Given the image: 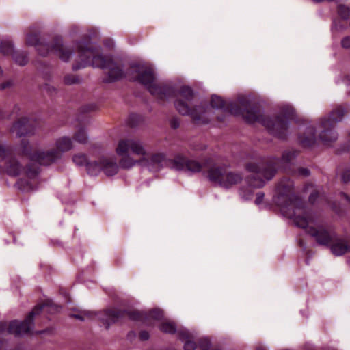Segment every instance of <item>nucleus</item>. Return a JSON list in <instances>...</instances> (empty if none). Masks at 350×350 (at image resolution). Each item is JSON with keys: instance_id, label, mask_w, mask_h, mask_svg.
Returning <instances> with one entry per match:
<instances>
[{"instance_id": "47", "label": "nucleus", "mask_w": 350, "mask_h": 350, "mask_svg": "<svg viewBox=\"0 0 350 350\" xmlns=\"http://www.w3.org/2000/svg\"><path fill=\"white\" fill-rule=\"evenodd\" d=\"M139 338L141 340H147L149 338V334L146 331H142L139 333Z\"/></svg>"}, {"instance_id": "14", "label": "nucleus", "mask_w": 350, "mask_h": 350, "mask_svg": "<svg viewBox=\"0 0 350 350\" xmlns=\"http://www.w3.org/2000/svg\"><path fill=\"white\" fill-rule=\"evenodd\" d=\"M335 125L330 122V120L321 118L318 124L319 129V137L325 145H330L336 142L338 135L334 129Z\"/></svg>"}, {"instance_id": "2", "label": "nucleus", "mask_w": 350, "mask_h": 350, "mask_svg": "<svg viewBox=\"0 0 350 350\" xmlns=\"http://www.w3.org/2000/svg\"><path fill=\"white\" fill-rule=\"evenodd\" d=\"M291 183L281 182L277 187L278 196L275 202L286 217L293 219L294 224L306 230V233L314 239L317 244L323 246L330 245L336 239L335 230L329 226L317 224V217L309 211L302 200L291 193Z\"/></svg>"}, {"instance_id": "32", "label": "nucleus", "mask_w": 350, "mask_h": 350, "mask_svg": "<svg viewBox=\"0 0 350 350\" xmlns=\"http://www.w3.org/2000/svg\"><path fill=\"white\" fill-rule=\"evenodd\" d=\"M74 139L80 144H87L88 142V137L85 130L83 128H80L73 135Z\"/></svg>"}, {"instance_id": "35", "label": "nucleus", "mask_w": 350, "mask_h": 350, "mask_svg": "<svg viewBox=\"0 0 350 350\" xmlns=\"http://www.w3.org/2000/svg\"><path fill=\"white\" fill-rule=\"evenodd\" d=\"M80 82L79 77L75 75H66L64 77V83L68 85L79 83Z\"/></svg>"}, {"instance_id": "13", "label": "nucleus", "mask_w": 350, "mask_h": 350, "mask_svg": "<svg viewBox=\"0 0 350 350\" xmlns=\"http://www.w3.org/2000/svg\"><path fill=\"white\" fill-rule=\"evenodd\" d=\"M61 159V152L55 150V148L46 150H37L31 157V162L40 165L49 166Z\"/></svg>"}, {"instance_id": "54", "label": "nucleus", "mask_w": 350, "mask_h": 350, "mask_svg": "<svg viewBox=\"0 0 350 350\" xmlns=\"http://www.w3.org/2000/svg\"><path fill=\"white\" fill-rule=\"evenodd\" d=\"M136 336L135 333L134 332H130L129 334H128V338L130 339V340H132V338H135Z\"/></svg>"}, {"instance_id": "51", "label": "nucleus", "mask_w": 350, "mask_h": 350, "mask_svg": "<svg viewBox=\"0 0 350 350\" xmlns=\"http://www.w3.org/2000/svg\"><path fill=\"white\" fill-rule=\"evenodd\" d=\"M256 350H267V347L263 344H257L256 346Z\"/></svg>"}, {"instance_id": "5", "label": "nucleus", "mask_w": 350, "mask_h": 350, "mask_svg": "<svg viewBox=\"0 0 350 350\" xmlns=\"http://www.w3.org/2000/svg\"><path fill=\"white\" fill-rule=\"evenodd\" d=\"M245 169L247 172L252 173V177L247 178V187H241L239 190L240 198L243 201H247L252 198L254 191L252 188H260L262 187L266 181L271 180L274 176L275 169L273 167L269 169H263L260 163L257 161H254L248 163Z\"/></svg>"}, {"instance_id": "6", "label": "nucleus", "mask_w": 350, "mask_h": 350, "mask_svg": "<svg viewBox=\"0 0 350 350\" xmlns=\"http://www.w3.org/2000/svg\"><path fill=\"white\" fill-rule=\"evenodd\" d=\"M47 307L51 308L53 310H57L58 306L53 305L51 301H47L42 304L36 306L29 313L26 318L18 321L14 320L10 322L9 326L5 322H0V334L7 332L9 334H14L15 336H19L23 334H29L34 327V317L39 315L42 310Z\"/></svg>"}, {"instance_id": "55", "label": "nucleus", "mask_w": 350, "mask_h": 350, "mask_svg": "<svg viewBox=\"0 0 350 350\" xmlns=\"http://www.w3.org/2000/svg\"><path fill=\"white\" fill-rule=\"evenodd\" d=\"M45 332H46V330H42V331L36 332V334H41L45 333Z\"/></svg>"}, {"instance_id": "29", "label": "nucleus", "mask_w": 350, "mask_h": 350, "mask_svg": "<svg viewBox=\"0 0 350 350\" xmlns=\"http://www.w3.org/2000/svg\"><path fill=\"white\" fill-rule=\"evenodd\" d=\"M159 329L164 333L174 334L176 332V326L172 321H165L160 324Z\"/></svg>"}, {"instance_id": "9", "label": "nucleus", "mask_w": 350, "mask_h": 350, "mask_svg": "<svg viewBox=\"0 0 350 350\" xmlns=\"http://www.w3.org/2000/svg\"><path fill=\"white\" fill-rule=\"evenodd\" d=\"M124 317H127L133 321H141L145 325L150 326L153 325L154 321L162 319L163 313L160 309H153L149 312L133 310L115 312L111 310V322L115 321V319Z\"/></svg>"}, {"instance_id": "39", "label": "nucleus", "mask_w": 350, "mask_h": 350, "mask_svg": "<svg viewBox=\"0 0 350 350\" xmlns=\"http://www.w3.org/2000/svg\"><path fill=\"white\" fill-rule=\"evenodd\" d=\"M101 150L102 147L100 144H94L91 145L90 147V151L92 155H95L96 152H98V154H100Z\"/></svg>"}, {"instance_id": "17", "label": "nucleus", "mask_w": 350, "mask_h": 350, "mask_svg": "<svg viewBox=\"0 0 350 350\" xmlns=\"http://www.w3.org/2000/svg\"><path fill=\"white\" fill-rule=\"evenodd\" d=\"M86 171L90 176H98L103 172L107 176H109V159L107 157L101 156L98 160L89 161L87 163Z\"/></svg>"}, {"instance_id": "49", "label": "nucleus", "mask_w": 350, "mask_h": 350, "mask_svg": "<svg viewBox=\"0 0 350 350\" xmlns=\"http://www.w3.org/2000/svg\"><path fill=\"white\" fill-rule=\"evenodd\" d=\"M10 85H11V83L9 81L0 84V90H5V88L10 87Z\"/></svg>"}, {"instance_id": "22", "label": "nucleus", "mask_w": 350, "mask_h": 350, "mask_svg": "<svg viewBox=\"0 0 350 350\" xmlns=\"http://www.w3.org/2000/svg\"><path fill=\"white\" fill-rule=\"evenodd\" d=\"M6 173L10 176H18L23 171L24 167L15 158L8 159L5 165Z\"/></svg>"}, {"instance_id": "15", "label": "nucleus", "mask_w": 350, "mask_h": 350, "mask_svg": "<svg viewBox=\"0 0 350 350\" xmlns=\"http://www.w3.org/2000/svg\"><path fill=\"white\" fill-rule=\"evenodd\" d=\"M11 133H15L18 137L31 136L35 134V122L27 118H19L10 128Z\"/></svg>"}, {"instance_id": "27", "label": "nucleus", "mask_w": 350, "mask_h": 350, "mask_svg": "<svg viewBox=\"0 0 350 350\" xmlns=\"http://www.w3.org/2000/svg\"><path fill=\"white\" fill-rule=\"evenodd\" d=\"M12 59L19 66H25L29 61L28 55L25 51H14L12 55Z\"/></svg>"}, {"instance_id": "41", "label": "nucleus", "mask_w": 350, "mask_h": 350, "mask_svg": "<svg viewBox=\"0 0 350 350\" xmlns=\"http://www.w3.org/2000/svg\"><path fill=\"white\" fill-rule=\"evenodd\" d=\"M84 311L85 310L80 311L79 314H72L70 316L71 317H73V318L77 319L78 320H80L81 321H83L85 319H89L88 318H87L86 316L84 315V314H83Z\"/></svg>"}, {"instance_id": "56", "label": "nucleus", "mask_w": 350, "mask_h": 350, "mask_svg": "<svg viewBox=\"0 0 350 350\" xmlns=\"http://www.w3.org/2000/svg\"><path fill=\"white\" fill-rule=\"evenodd\" d=\"M308 187H312V185H308L306 189H308Z\"/></svg>"}, {"instance_id": "25", "label": "nucleus", "mask_w": 350, "mask_h": 350, "mask_svg": "<svg viewBox=\"0 0 350 350\" xmlns=\"http://www.w3.org/2000/svg\"><path fill=\"white\" fill-rule=\"evenodd\" d=\"M178 337L184 342L185 350H196V344L191 340L192 336L187 330H181L178 332Z\"/></svg>"}, {"instance_id": "4", "label": "nucleus", "mask_w": 350, "mask_h": 350, "mask_svg": "<svg viewBox=\"0 0 350 350\" xmlns=\"http://www.w3.org/2000/svg\"><path fill=\"white\" fill-rule=\"evenodd\" d=\"M77 59L72 65V70L76 71L81 68L92 66L103 70L109 67V59L100 53V46L84 38L76 43Z\"/></svg>"}, {"instance_id": "36", "label": "nucleus", "mask_w": 350, "mask_h": 350, "mask_svg": "<svg viewBox=\"0 0 350 350\" xmlns=\"http://www.w3.org/2000/svg\"><path fill=\"white\" fill-rule=\"evenodd\" d=\"M338 13L342 18L345 19L349 18H350V8L343 5H340L338 7Z\"/></svg>"}, {"instance_id": "38", "label": "nucleus", "mask_w": 350, "mask_h": 350, "mask_svg": "<svg viewBox=\"0 0 350 350\" xmlns=\"http://www.w3.org/2000/svg\"><path fill=\"white\" fill-rule=\"evenodd\" d=\"M8 148L4 145H0V161L5 159L9 154Z\"/></svg>"}, {"instance_id": "3", "label": "nucleus", "mask_w": 350, "mask_h": 350, "mask_svg": "<svg viewBox=\"0 0 350 350\" xmlns=\"http://www.w3.org/2000/svg\"><path fill=\"white\" fill-rule=\"evenodd\" d=\"M230 113L234 116H241L248 123L260 122L269 131L280 139H285L288 133V120L293 119L295 110L290 105L283 107L282 116L273 118L264 116L261 109L252 106L247 98H239L236 103H230L228 106Z\"/></svg>"}, {"instance_id": "30", "label": "nucleus", "mask_w": 350, "mask_h": 350, "mask_svg": "<svg viewBox=\"0 0 350 350\" xmlns=\"http://www.w3.org/2000/svg\"><path fill=\"white\" fill-rule=\"evenodd\" d=\"M124 73L122 68L113 63L111 59V81L112 80L119 79L122 77Z\"/></svg>"}, {"instance_id": "12", "label": "nucleus", "mask_w": 350, "mask_h": 350, "mask_svg": "<svg viewBox=\"0 0 350 350\" xmlns=\"http://www.w3.org/2000/svg\"><path fill=\"white\" fill-rule=\"evenodd\" d=\"M180 159H170L166 158L165 155L163 153H155L151 155L149 158L146 157V161H144L143 165L146 166L149 170L157 172L163 167H168L171 169H180V165L179 164Z\"/></svg>"}, {"instance_id": "1", "label": "nucleus", "mask_w": 350, "mask_h": 350, "mask_svg": "<svg viewBox=\"0 0 350 350\" xmlns=\"http://www.w3.org/2000/svg\"><path fill=\"white\" fill-rule=\"evenodd\" d=\"M127 75L130 80L143 84L158 99L178 96L174 105L179 113L190 116L198 123L206 124L210 121L212 109L194 103L193 92L190 88L183 86L176 93L171 84L157 83L153 70L144 63L133 64Z\"/></svg>"}, {"instance_id": "7", "label": "nucleus", "mask_w": 350, "mask_h": 350, "mask_svg": "<svg viewBox=\"0 0 350 350\" xmlns=\"http://www.w3.org/2000/svg\"><path fill=\"white\" fill-rule=\"evenodd\" d=\"M26 44L34 46L41 56H46L49 52H53L64 62H68L75 53L73 49L64 46L63 40L59 37L54 38L50 44L40 42L39 33H28Z\"/></svg>"}, {"instance_id": "20", "label": "nucleus", "mask_w": 350, "mask_h": 350, "mask_svg": "<svg viewBox=\"0 0 350 350\" xmlns=\"http://www.w3.org/2000/svg\"><path fill=\"white\" fill-rule=\"evenodd\" d=\"M83 314L90 319L98 320L101 324L108 329L109 327V309L105 308L100 311H84Z\"/></svg>"}, {"instance_id": "18", "label": "nucleus", "mask_w": 350, "mask_h": 350, "mask_svg": "<svg viewBox=\"0 0 350 350\" xmlns=\"http://www.w3.org/2000/svg\"><path fill=\"white\" fill-rule=\"evenodd\" d=\"M176 159H180L179 164L181 166L180 169H175V170L197 173L202 170V165L196 160L189 159L180 154L177 155Z\"/></svg>"}, {"instance_id": "44", "label": "nucleus", "mask_w": 350, "mask_h": 350, "mask_svg": "<svg viewBox=\"0 0 350 350\" xmlns=\"http://www.w3.org/2000/svg\"><path fill=\"white\" fill-rule=\"evenodd\" d=\"M264 196H265L264 193H262V192L257 193L256 198L255 200V204L257 205L260 204L263 200Z\"/></svg>"}, {"instance_id": "46", "label": "nucleus", "mask_w": 350, "mask_h": 350, "mask_svg": "<svg viewBox=\"0 0 350 350\" xmlns=\"http://www.w3.org/2000/svg\"><path fill=\"white\" fill-rule=\"evenodd\" d=\"M298 173L299 175H301L303 176H308L310 175V171L307 168L299 169Z\"/></svg>"}, {"instance_id": "53", "label": "nucleus", "mask_w": 350, "mask_h": 350, "mask_svg": "<svg viewBox=\"0 0 350 350\" xmlns=\"http://www.w3.org/2000/svg\"><path fill=\"white\" fill-rule=\"evenodd\" d=\"M94 107H95L94 105H87V106L84 107V110L85 111H90L94 110Z\"/></svg>"}, {"instance_id": "45", "label": "nucleus", "mask_w": 350, "mask_h": 350, "mask_svg": "<svg viewBox=\"0 0 350 350\" xmlns=\"http://www.w3.org/2000/svg\"><path fill=\"white\" fill-rule=\"evenodd\" d=\"M118 167L116 163H113L111 161V176L117 174Z\"/></svg>"}, {"instance_id": "58", "label": "nucleus", "mask_w": 350, "mask_h": 350, "mask_svg": "<svg viewBox=\"0 0 350 350\" xmlns=\"http://www.w3.org/2000/svg\"><path fill=\"white\" fill-rule=\"evenodd\" d=\"M45 49H46V48H44V47H42V51H44V50H45Z\"/></svg>"}, {"instance_id": "26", "label": "nucleus", "mask_w": 350, "mask_h": 350, "mask_svg": "<svg viewBox=\"0 0 350 350\" xmlns=\"http://www.w3.org/2000/svg\"><path fill=\"white\" fill-rule=\"evenodd\" d=\"M131 154H123V157L119 161V165L122 168L129 169L136 165H142L143 162L139 159L135 160L131 155Z\"/></svg>"}, {"instance_id": "57", "label": "nucleus", "mask_w": 350, "mask_h": 350, "mask_svg": "<svg viewBox=\"0 0 350 350\" xmlns=\"http://www.w3.org/2000/svg\"><path fill=\"white\" fill-rule=\"evenodd\" d=\"M3 72L1 68L0 67V75Z\"/></svg>"}, {"instance_id": "43", "label": "nucleus", "mask_w": 350, "mask_h": 350, "mask_svg": "<svg viewBox=\"0 0 350 350\" xmlns=\"http://www.w3.org/2000/svg\"><path fill=\"white\" fill-rule=\"evenodd\" d=\"M342 47L344 49H350V36H346L341 40Z\"/></svg>"}, {"instance_id": "48", "label": "nucleus", "mask_w": 350, "mask_h": 350, "mask_svg": "<svg viewBox=\"0 0 350 350\" xmlns=\"http://www.w3.org/2000/svg\"><path fill=\"white\" fill-rule=\"evenodd\" d=\"M179 120L177 119V118H174L173 120H172L171 121V126L173 128V129H176L179 126Z\"/></svg>"}, {"instance_id": "34", "label": "nucleus", "mask_w": 350, "mask_h": 350, "mask_svg": "<svg viewBox=\"0 0 350 350\" xmlns=\"http://www.w3.org/2000/svg\"><path fill=\"white\" fill-rule=\"evenodd\" d=\"M224 102L222 98L217 96H213L211 100V106L213 109H221L224 107Z\"/></svg>"}, {"instance_id": "16", "label": "nucleus", "mask_w": 350, "mask_h": 350, "mask_svg": "<svg viewBox=\"0 0 350 350\" xmlns=\"http://www.w3.org/2000/svg\"><path fill=\"white\" fill-rule=\"evenodd\" d=\"M297 155L296 151H285L281 159L277 158L271 159H260L256 160L260 163V165L263 169H269V167H273L275 169L274 173L276 171L277 167L280 165H284L290 163Z\"/></svg>"}, {"instance_id": "31", "label": "nucleus", "mask_w": 350, "mask_h": 350, "mask_svg": "<svg viewBox=\"0 0 350 350\" xmlns=\"http://www.w3.org/2000/svg\"><path fill=\"white\" fill-rule=\"evenodd\" d=\"M72 161L79 167L85 166L87 168V163H89L87 156L83 153H77L73 155Z\"/></svg>"}, {"instance_id": "37", "label": "nucleus", "mask_w": 350, "mask_h": 350, "mask_svg": "<svg viewBox=\"0 0 350 350\" xmlns=\"http://www.w3.org/2000/svg\"><path fill=\"white\" fill-rule=\"evenodd\" d=\"M143 121V118L138 114H131L129 116V124L131 126H136Z\"/></svg>"}, {"instance_id": "40", "label": "nucleus", "mask_w": 350, "mask_h": 350, "mask_svg": "<svg viewBox=\"0 0 350 350\" xmlns=\"http://www.w3.org/2000/svg\"><path fill=\"white\" fill-rule=\"evenodd\" d=\"M341 179L344 183H347L350 181V170H345L341 174Z\"/></svg>"}, {"instance_id": "33", "label": "nucleus", "mask_w": 350, "mask_h": 350, "mask_svg": "<svg viewBox=\"0 0 350 350\" xmlns=\"http://www.w3.org/2000/svg\"><path fill=\"white\" fill-rule=\"evenodd\" d=\"M0 51L1 52L5 55H12L14 50V44L10 41H3L0 44Z\"/></svg>"}, {"instance_id": "59", "label": "nucleus", "mask_w": 350, "mask_h": 350, "mask_svg": "<svg viewBox=\"0 0 350 350\" xmlns=\"http://www.w3.org/2000/svg\"><path fill=\"white\" fill-rule=\"evenodd\" d=\"M1 116V111L0 110V117Z\"/></svg>"}, {"instance_id": "11", "label": "nucleus", "mask_w": 350, "mask_h": 350, "mask_svg": "<svg viewBox=\"0 0 350 350\" xmlns=\"http://www.w3.org/2000/svg\"><path fill=\"white\" fill-rule=\"evenodd\" d=\"M40 171V167L34 163L27 165L25 171L26 177L19 178L15 184L16 187L22 192H30L36 190Z\"/></svg>"}, {"instance_id": "24", "label": "nucleus", "mask_w": 350, "mask_h": 350, "mask_svg": "<svg viewBox=\"0 0 350 350\" xmlns=\"http://www.w3.org/2000/svg\"><path fill=\"white\" fill-rule=\"evenodd\" d=\"M347 113V110L342 106H338L331 111L327 117H324L326 120H330V122L336 125L338 122L343 120L345 115Z\"/></svg>"}, {"instance_id": "8", "label": "nucleus", "mask_w": 350, "mask_h": 350, "mask_svg": "<svg viewBox=\"0 0 350 350\" xmlns=\"http://www.w3.org/2000/svg\"><path fill=\"white\" fill-rule=\"evenodd\" d=\"M207 178L213 185L225 189H230L238 185L243 179L241 173L220 165L211 166L208 170Z\"/></svg>"}, {"instance_id": "52", "label": "nucleus", "mask_w": 350, "mask_h": 350, "mask_svg": "<svg viewBox=\"0 0 350 350\" xmlns=\"http://www.w3.org/2000/svg\"><path fill=\"white\" fill-rule=\"evenodd\" d=\"M340 196L342 198H344L350 204V197L348 195H347L346 193H341Z\"/></svg>"}, {"instance_id": "10", "label": "nucleus", "mask_w": 350, "mask_h": 350, "mask_svg": "<svg viewBox=\"0 0 350 350\" xmlns=\"http://www.w3.org/2000/svg\"><path fill=\"white\" fill-rule=\"evenodd\" d=\"M118 155L131 154L140 157L139 160L144 163L146 161L148 151L144 142L137 138H127L119 142L116 148Z\"/></svg>"}, {"instance_id": "42", "label": "nucleus", "mask_w": 350, "mask_h": 350, "mask_svg": "<svg viewBox=\"0 0 350 350\" xmlns=\"http://www.w3.org/2000/svg\"><path fill=\"white\" fill-rule=\"evenodd\" d=\"M319 197V192L317 191H312L309 196V201L311 204H314L317 199Z\"/></svg>"}, {"instance_id": "21", "label": "nucleus", "mask_w": 350, "mask_h": 350, "mask_svg": "<svg viewBox=\"0 0 350 350\" xmlns=\"http://www.w3.org/2000/svg\"><path fill=\"white\" fill-rule=\"evenodd\" d=\"M299 144L304 147L312 146L316 142V130L313 126H308L305 132L298 137Z\"/></svg>"}, {"instance_id": "23", "label": "nucleus", "mask_w": 350, "mask_h": 350, "mask_svg": "<svg viewBox=\"0 0 350 350\" xmlns=\"http://www.w3.org/2000/svg\"><path fill=\"white\" fill-rule=\"evenodd\" d=\"M72 147V140L68 137H62L55 141V150L61 152V157L64 152L70 150Z\"/></svg>"}, {"instance_id": "28", "label": "nucleus", "mask_w": 350, "mask_h": 350, "mask_svg": "<svg viewBox=\"0 0 350 350\" xmlns=\"http://www.w3.org/2000/svg\"><path fill=\"white\" fill-rule=\"evenodd\" d=\"M20 150L23 155L26 156L31 161V157L33 155L32 147L29 144V141L23 139L20 143Z\"/></svg>"}, {"instance_id": "19", "label": "nucleus", "mask_w": 350, "mask_h": 350, "mask_svg": "<svg viewBox=\"0 0 350 350\" xmlns=\"http://www.w3.org/2000/svg\"><path fill=\"white\" fill-rule=\"evenodd\" d=\"M328 246L334 256H342L346 252H350V245L347 244L346 240L340 238L337 234H336V239L332 241Z\"/></svg>"}, {"instance_id": "50", "label": "nucleus", "mask_w": 350, "mask_h": 350, "mask_svg": "<svg viewBox=\"0 0 350 350\" xmlns=\"http://www.w3.org/2000/svg\"><path fill=\"white\" fill-rule=\"evenodd\" d=\"M102 82L103 83H109V70L107 71V76L102 79Z\"/></svg>"}]
</instances>
